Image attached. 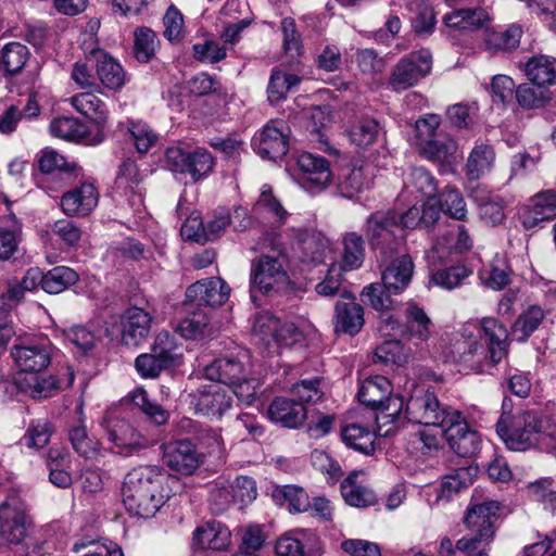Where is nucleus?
<instances>
[{
    "label": "nucleus",
    "mask_w": 556,
    "mask_h": 556,
    "mask_svg": "<svg viewBox=\"0 0 556 556\" xmlns=\"http://www.w3.org/2000/svg\"><path fill=\"white\" fill-rule=\"evenodd\" d=\"M168 476L155 466L130 470L123 483V503L134 516L149 518L164 505L169 494L164 488Z\"/></svg>",
    "instance_id": "1"
},
{
    "label": "nucleus",
    "mask_w": 556,
    "mask_h": 556,
    "mask_svg": "<svg viewBox=\"0 0 556 556\" xmlns=\"http://www.w3.org/2000/svg\"><path fill=\"white\" fill-rule=\"evenodd\" d=\"M260 248L263 252L251 263L250 288L264 294L277 292L286 288L290 278L287 271L289 262L287 248L276 230L265 231Z\"/></svg>",
    "instance_id": "2"
},
{
    "label": "nucleus",
    "mask_w": 556,
    "mask_h": 556,
    "mask_svg": "<svg viewBox=\"0 0 556 556\" xmlns=\"http://www.w3.org/2000/svg\"><path fill=\"white\" fill-rule=\"evenodd\" d=\"M496 432L511 451L539 448L549 452L556 448V438L543 430L542 419L535 410L514 415L503 413L496 422Z\"/></svg>",
    "instance_id": "3"
},
{
    "label": "nucleus",
    "mask_w": 556,
    "mask_h": 556,
    "mask_svg": "<svg viewBox=\"0 0 556 556\" xmlns=\"http://www.w3.org/2000/svg\"><path fill=\"white\" fill-rule=\"evenodd\" d=\"M364 233L369 247L381 257L399 253L405 232L395 211H376L365 220Z\"/></svg>",
    "instance_id": "4"
},
{
    "label": "nucleus",
    "mask_w": 556,
    "mask_h": 556,
    "mask_svg": "<svg viewBox=\"0 0 556 556\" xmlns=\"http://www.w3.org/2000/svg\"><path fill=\"white\" fill-rule=\"evenodd\" d=\"M34 534V522L16 497L0 504V536L3 541L26 551L33 544Z\"/></svg>",
    "instance_id": "5"
},
{
    "label": "nucleus",
    "mask_w": 556,
    "mask_h": 556,
    "mask_svg": "<svg viewBox=\"0 0 556 556\" xmlns=\"http://www.w3.org/2000/svg\"><path fill=\"white\" fill-rule=\"evenodd\" d=\"M165 164L172 172L189 176L192 182H198L213 170L215 161L203 148L190 150L175 146L166 150Z\"/></svg>",
    "instance_id": "6"
},
{
    "label": "nucleus",
    "mask_w": 556,
    "mask_h": 556,
    "mask_svg": "<svg viewBox=\"0 0 556 556\" xmlns=\"http://www.w3.org/2000/svg\"><path fill=\"white\" fill-rule=\"evenodd\" d=\"M100 426L106 439L124 456L134 455L149 446L148 439L130 421L114 412H106L100 421Z\"/></svg>",
    "instance_id": "7"
},
{
    "label": "nucleus",
    "mask_w": 556,
    "mask_h": 556,
    "mask_svg": "<svg viewBox=\"0 0 556 556\" xmlns=\"http://www.w3.org/2000/svg\"><path fill=\"white\" fill-rule=\"evenodd\" d=\"M456 409L442 406L429 389H418L406 402V417L409 421L442 428Z\"/></svg>",
    "instance_id": "8"
},
{
    "label": "nucleus",
    "mask_w": 556,
    "mask_h": 556,
    "mask_svg": "<svg viewBox=\"0 0 556 556\" xmlns=\"http://www.w3.org/2000/svg\"><path fill=\"white\" fill-rule=\"evenodd\" d=\"M432 56L427 50L412 52L399 60L389 78L392 90L399 92L416 86L430 74Z\"/></svg>",
    "instance_id": "9"
},
{
    "label": "nucleus",
    "mask_w": 556,
    "mask_h": 556,
    "mask_svg": "<svg viewBox=\"0 0 556 556\" xmlns=\"http://www.w3.org/2000/svg\"><path fill=\"white\" fill-rule=\"evenodd\" d=\"M290 127L283 119L269 121L252 139L254 151L263 159L277 161L289 151Z\"/></svg>",
    "instance_id": "10"
},
{
    "label": "nucleus",
    "mask_w": 556,
    "mask_h": 556,
    "mask_svg": "<svg viewBox=\"0 0 556 556\" xmlns=\"http://www.w3.org/2000/svg\"><path fill=\"white\" fill-rule=\"evenodd\" d=\"M431 320L424 311L414 302H409L405 309V326L402 328L392 316L381 319L379 331L384 337L402 333L409 339L427 341L430 337Z\"/></svg>",
    "instance_id": "11"
},
{
    "label": "nucleus",
    "mask_w": 556,
    "mask_h": 556,
    "mask_svg": "<svg viewBox=\"0 0 556 556\" xmlns=\"http://www.w3.org/2000/svg\"><path fill=\"white\" fill-rule=\"evenodd\" d=\"M450 447L462 457H471L478 453L481 438L478 431L471 429L459 410L452 416L441 428Z\"/></svg>",
    "instance_id": "12"
},
{
    "label": "nucleus",
    "mask_w": 556,
    "mask_h": 556,
    "mask_svg": "<svg viewBox=\"0 0 556 556\" xmlns=\"http://www.w3.org/2000/svg\"><path fill=\"white\" fill-rule=\"evenodd\" d=\"M189 405L195 414L219 419L232 406V397L218 384H205L188 395Z\"/></svg>",
    "instance_id": "13"
},
{
    "label": "nucleus",
    "mask_w": 556,
    "mask_h": 556,
    "mask_svg": "<svg viewBox=\"0 0 556 556\" xmlns=\"http://www.w3.org/2000/svg\"><path fill=\"white\" fill-rule=\"evenodd\" d=\"M205 377L227 386L236 384L250 376V354L242 350L237 354L214 359L204 368Z\"/></svg>",
    "instance_id": "14"
},
{
    "label": "nucleus",
    "mask_w": 556,
    "mask_h": 556,
    "mask_svg": "<svg viewBox=\"0 0 556 556\" xmlns=\"http://www.w3.org/2000/svg\"><path fill=\"white\" fill-rule=\"evenodd\" d=\"M162 460L173 471L189 476L203 464L204 455L191 441L177 440L162 445Z\"/></svg>",
    "instance_id": "15"
},
{
    "label": "nucleus",
    "mask_w": 556,
    "mask_h": 556,
    "mask_svg": "<svg viewBox=\"0 0 556 556\" xmlns=\"http://www.w3.org/2000/svg\"><path fill=\"white\" fill-rule=\"evenodd\" d=\"M53 345L48 338H39L27 343L15 344L11 355L16 366L24 372H39L51 363Z\"/></svg>",
    "instance_id": "16"
},
{
    "label": "nucleus",
    "mask_w": 556,
    "mask_h": 556,
    "mask_svg": "<svg viewBox=\"0 0 556 556\" xmlns=\"http://www.w3.org/2000/svg\"><path fill=\"white\" fill-rule=\"evenodd\" d=\"M230 288L225 280L219 277H211L189 286L186 299L198 305L217 307L228 300Z\"/></svg>",
    "instance_id": "17"
},
{
    "label": "nucleus",
    "mask_w": 556,
    "mask_h": 556,
    "mask_svg": "<svg viewBox=\"0 0 556 556\" xmlns=\"http://www.w3.org/2000/svg\"><path fill=\"white\" fill-rule=\"evenodd\" d=\"M384 269L382 270V283L390 292L395 294L402 293L409 285L413 273L414 263L408 254H393L389 257H381Z\"/></svg>",
    "instance_id": "18"
},
{
    "label": "nucleus",
    "mask_w": 556,
    "mask_h": 556,
    "mask_svg": "<svg viewBox=\"0 0 556 556\" xmlns=\"http://www.w3.org/2000/svg\"><path fill=\"white\" fill-rule=\"evenodd\" d=\"M67 379L63 381L53 376H20L15 379L17 389L33 399L53 396L63 386L71 387L74 382V370L66 368Z\"/></svg>",
    "instance_id": "19"
},
{
    "label": "nucleus",
    "mask_w": 556,
    "mask_h": 556,
    "mask_svg": "<svg viewBox=\"0 0 556 556\" xmlns=\"http://www.w3.org/2000/svg\"><path fill=\"white\" fill-rule=\"evenodd\" d=\"M267 416L274 424L296 429L306 420L307 412L305 406L298 401L277 396L268 406Z\"/></svg>",
    "instance_id": "20"
},
{
    "label": "nucleus",
    "mask_w": 556,
    "mask_h": 556,
    "mask_svg": "<svg viewBox=\"0 0 556 556\" xmlns=\"http://www.w3.org/2000/svg\"><path fill=\"white\" fill-rule=\"evenodd\" d=\"M98 200L97 188L84 182L62 195L61 207L67 216H86L97 206Z\"/></svg>",
    "instance_id": "21"
},
{
    "label": "nucleus",
    "mask_w": 556,
    "mask_h": 556,
    "mask_svg": "<svg viewBox=\"0 0 556 556\" xmlns=\"http://www.w3.org/2000/svg\"><path fill=\"white\" fill-rule=\"evenodd\" d=\"M342 296L348 301H338L336 304L334 330L354 336L364 326V309L350 292L344 291Z\"/></svg>",
    "instance_id": "22"
},
{
    "label": "nucleus",
    "mask_w": 556,
    "mask_h": 556,
    "mask_svg": "<svg viewBox=\"0 0 556 556\" xmlns=\"http://www.w3.org/2000/svg\"><path fill=\"white\" fill-rule=\"evenodd\" d=\"M152 317L140 307L128 308L122 317V339L127 345H138L150 332Z\"/></svg>",
    "instance_id": "23"
},
{
    "label": "nucleus",
    "mask_w": 556,
    "mask_h": 556,
    "mask_svg": "<svg viewBox=\"0 0 556 556\" xmlns=\"http://www.w3.org/2000/svg\"><path fill=\"white\" fill-rule=\"evenodd\" d=\"M88 61H96L97 75L101 84L111 90L121 89L126 83V74L112 56L100 49L90 51Z\"/></svg>",
    "instance_id": "24"
},
{
    "label": "nucleus",
    "mask_w": 556,
    "mask_h": 556,
    "mask_svg": "<svg viewBox=\"0 0 556 556\" xmlns=\"http://www.w3.org/2000/svg\"><path fill=\"white\" fill-rule=\"evenodd\" d=\"M298 166L304 174V184L323 189L331 181L329 162L320 155L303 152L298 157Z\"/></svg>",
    "instance_id": "25"
},
{
    "label": "nucleus",
    "mask_w": 556,
    "mask_h": 556,
    "mask_svg": "<svg viewBox=\"0 0 556 556\" xmlns=\"http://www.w3.org/2000/svg\"><path fill=\"white\" fill-rule=\"evenodd\" d=\"M362 477H364L362 471H353L342 481L340 489L348 505L366 508L375 505L378 500L375 492L361 479Z\"/></svg>",
    "instance_id": "26"
},
{
    "label": "nucleus",
    "mask_w": 556,
    "mask_h": 556,
    "mask_svg": "<svg viewBox=\"0 0 556 556\" xmlns=\"http://www.w3.org/2000/svg\"><path fill=\"white\" fill-rule=\"evenodd\" d=\"M327 242L315 232L296 230L293 251L302 263L318 264L324 261Z\"/></svg>",
    "instance_id": "27"
},
{
    "label": "nucleus",
    "mask_w": 556,
    "mask_h": 556,
    "mask_svg": "<svg viewBox=\"0 0 556 556\" xmlns=\"http://www.w3.org/2000/svg\"><path fill=\"white\" fill-rule=\"evenodd\" d=\"M479 326L486 338L489 359L492 364L500 363L507 355V330L494 317H484L479 320Z\"/></svg>",
    "instance_id": "28"
},
{
    "label": "nucleus",
    "mask_w": 556,
    "mask_h": 556,
    "mask_svg": "<svg viewBox=\"0 0 556 556\" xmlns=\"http://www.w3.org/2000/svg\"><path fill=\"white\" fill-rule=\"evenodd\" d=\"M556 217V193L543 191L531 199L529 208L523 213L522 225L527 229Z\"/></svg>",
    "instance_id": "29"
},
{
    "label": "nucleus",
    "mask_w": 556,
    "mask_h": 556,
    "mask_svg": "<svg viewBox=\"0 0 556 556\" xmlns=\"http://www.w3.org/2000/svg\"><path fill=\"white\" fill-rule=\"evenodd\" d=\"M491 17L485 9L481 7L458 9L443 17V23L458 30H477L486 28Z\"/></svg>",
    "instance_id": "30"
},
{
    "label": "nucleus",
    "mask_w": 556,
    "mask_h": 556,
    "mask_svg": "<svg viewBox=\"0 0 556 556\" xmlns=\"http://www.w3.org/2000/svg\"><path fill=\"white\" fill-rule=\"evenodd\" d=\"M231 533L220 522L210 521L199 527L193 534V542L201 548L225 551L230 544Z\"/></svg>",
    "instance_id": "31"
},
{
    "label": "nucleus",
    "mask_w": 556,
    "mask_h": 556,
    "mask_svg": "<svg viewBox=\"0 0 556 556\" xmlns=\"http://www.w3.org/2000/svg\"><path fill=\"white\" fill-rule=\"evenodd\" d=\"M27 46L12 41L5 43L0 50V73L5 77L17 75L29 60Z\"/></svg>",
    "instance_id": "32"
},
{
    "label": "nucleus",
    "mask_w": 556,
    "mask_h": 556,
    "mask_svg": "<svg viewBox=\"0 0 556 556\" xmlns=\"http://www.w3.org/2000/svg\"><path fill=\"white\" fill-rule=\"evenodd\" d=\"M494 161L495 152L491 146L485 143L476 144L465 164L467 178L469 180H479L492 169Z\"/></svg>",
    "instance_id": "33"
},
{
    "label": "nucleus",
    "mask_w": 556,
    "mask_h": 556,
    "mask_svg": "<svg viewBox=\"0 0 556 556\" xmlns=\"http://www.w3.org/2000/svg\"><path fill=\"white\" fill-rule=\"evenodd\" d=\"M404 406V400L399 395H388L381 405H378L376 422L379 435L389 437L395 430V422L401 416Z\"/></svg>",
    "instance_id": "34"
},
{
    "label": "nucleus",
    "mask_w": 556,
    "mask_h": 556,
    "mask_svg": "<svg viewBox=\"0 0 556 556\" xmlns=\"http://www.w3.org/2000/svg\"><path fill=\"white\" fill-rule=\"evenodd\" d=\"M521 35L522 29L517 25H511L503 31L486 28L483 43L491 53L507 52L519 46Z\"/></svg>",
    "instance_id": "35"
},
{
    "label": "nucleus",
    "mask_w": 556,
    "mask_h": 556,
    "mask_svg": "<svg viewBox=\"0 0 556 556\" xmlns=\"http://www.w3.org/2000/svg\"><path fill=\"white\" fill-rule=\"evenodd\" d=\"M456 362L464 364L466 368L478 370L483 361L489 358V351L477 340H457L452 350Z\"/></svg>",
    "instance_id": "36"
},
{
    "label": "nucleus",
    "mask_w": 556,
    "mask_h": 556,
    "mask_svg": "<svg viewBox=\"0 0 556 556\" xmlns=\"http://www.w3.org/2000/svg\"><path fill=\"white\" fill-rule=\"evenodd\" d=\"M371 170L369 165H361L348 169L339 181L340 193L348 199H352L364 190L368 189L371 184Z\"/></svg>",
    "instance_id": "37"
},
{
    "label": "nucleus",
    "mask_w": 556,
    "mask_h": 556,
    "mask_svg": "<svg viewBox=\"0 0 556 556\" xmlns=\"http://www.w3.org/2000/svg\"><path fill=\"white\" fill-rule=\"evenodd\" d=\"M392 392L391 382L384 376H374L364 380L357 396L363 404L376 408Z\"/></svg>",
    "instance_id": "38"
},
{
    "label": "nucleus",
    "mask_w": 556,
    "mask_h": 556,
    "mask_svg": "<svg viewBox=\"0 0 556 556\" xmlns=\"http://www.w3.org/2000/svg\"><path fill=\"white\" fill-rule=\"evenodd\" d=\"M71 103L77 112L90 118L98 125H104L109 111L106 104L92 92H81L71 98Z\"/></svg>",
    "instance_id": "39"
},
{
    "label": "nucleus",
    "mask_w": 556,
    "mask_h": 556,
    "mask_svg": "<svg viewBox=\"0 0 556 556\" xmlns=\"http://www.w3.org/2000/svg\"><path fill=\"white\" fill-rule=\"evenodd\" d=\"M498 509L500 504L495 501L472 505L467 511L465 523L471 531H486V528L495 531L493 522Z\"/></svg>",
    "instance_id": "40"
},
{
    "label": "nucleus",
    "mask_w": 556,
    "mask_h": 556,
    "mask_svg": "<svg viewBox=\"0 0 556 556\" xmlns=\"http://www.w3.org/2000/svg\"><path fill=\"white\" fill-rule=\"evenodd\" d=\"M341 437L348 446L365 455H370L375 451L376 434L367 426L349 424L342 428Z\"/></svg>",
    "instance_id": "41"
},
{
    "label": "nucleus",
    "mask_w": 556,
    "mask_h": 556,
    "mask_svg": "<svg viewBox=\"0 0 556 556\" xmlns=\"http://www.w3.org/2000/svg\"><path fill=\"white\" fill-rule=\"evenodd\" d=\"M546 312L539 305L528 306L511 326V336L516 341L525 342L539 328Z\"/></svg>",
    "instance_id": "42"
},
{
    "label": "nucleus",
    "mask_w": 556,
    "mask_h": 556,
    "mask_svg": "<svg viewBox=\"0 0 556 556\" xmlns=\"http://www.w3.org/2000/svg\"><path fill=\"white\" fill-rule=\"evenodd\" d=\"M526 74L535 85H552L556 83V59L547 55L531 58L526 64Z\"/></svg>",
    "instance_id": "43"
},
{
    "label": "nucleus",
    "mask_w": 556,
    "mask_h": 556,
    "mask_svg": "<svg viewBox=\"0 0 556 556\" xmlns=\"http://www.w3.org/2000/svg\"><path fill=\"white\" fill-rule=\"evenodd\" d=\"M253 211L258 215L274 218L279 224H285L289 213L274 194L271 186L265 184L261 188L258 199L253 204Z\"/></svg>",
    "instance_id": "44"
},
{
    "label": "nucleus",
    "mask_w": 556,
    "mask_h": 556,
    "mask_svg": "<svg viewBox=\"0 0 556 556\" xmlns=\"http://www.w3.org/2000/svg\"><path fill=\"white\" fill-rule=\"evenodd\" d=\"M342 264L344 270H353L362 266L365 258V241L362 235L351 231L342 238Z\"/></svg>",
    "instance_id": "45"
},
{
    "label": "nucleus",
    "mask_w": 556,
    "mask_h": 556,
    "mask_svg": "<svg viewBox=\"0 0 556 556\" xmlns=\"http://www.w3.org/2000/svg\"><path fill=\"white\" fill-rule=\"evenodd\" d=\"M78 275L65 266H58L42 274V289L50 294H58L75 285Z\"/></svg>",
    "instance_id": "46"
},
{
    "label": "nucleus",
    "mask_w": 556,
    "mask_h": 556,
    "mask_svg": "<svg viewBox=\"0 0 556 556\" xmlns=\"http://www.w3.org/2000/svg\"><path fill=\"white\" fill-rule=\"evenodd\" d=\"M381 127L377 119L361 117L348 131L351 142L361 148H367L376 142Z\"/></svg>",
    "instance_id": "47"
},
{
    "label": "nucleus",
    "mask_w": 556,
    "mask_h": 556,
    "mask_svg": "<svg viewBox=\"0 0 556 556\" xmlns=\"http://www.w3.org/2000/svg\"><path fill=\"white\" fill-rule=\"evenodd\" d=\"M273 498L280 505L287 503L289 510L292 513L305 511L311 506L305 490L296 485L276 488L273 492Z\"/></svg>",
    "instance_id": "48"
},
{
    "label": "nucleus",
    "mask_w": 556,
    "mask_h": 556,
    "mask_svg": "<svg viewBox=\"0 0 556 556\" xmlns=\"http://www.w3.org/2000/svg\"><path fill=\"white\" fill-rule=\"evenodd\" d=\"M494 533L495 531H491L489 528L486 531H471V534L457 541L456 548L467 556H485Z\"/></svg>",
    "instance_id": "49"
},
{
    "label": "nucleus",
    "mask_w": 556,
    "mask_h": 556,
    "mask_svg": "<svg viewBox=\"0 0 556 556\" xmlns=\"http://www.w3.org/2000/svg\"><path fill=\"white\" fill-rule=\"evenodd\" d=\"M300 83V78L290 73L274 70L267 87L268 100L277 103L283 100L287 93Z\"/></svg>",
    "instance_id": "50"
},
{
    "label": "nucleus",
    "mask_w": 556,
    "mask_h": 556,
    "mask_svg": "<svg viewBox=\"0 0 556 556\" xmlns=\"http://www.w3.org/2000/svg\"><path fill=\"white\" fill-rule=\"evenodd\" d=\"M511 273L503 260H496L489 268L480 271V279L485 287L498 291L510 283Z\"/></svg>",
    "instance_id": "51"
},
{
    "label": "nucleus",
    "mask_w": 556,
    "mask_h": 556,
    "mask_svg": "<svg viewBox=\"0 0 556 556\" xmlns=\"http://www.w3.org/2000/svg\"><path fill=\"white\" fill-rule=\"evenodd\" d=\"M134 53L139 62L147 63L155 54L159 40L155 33L148 27H140L134 34Z\"/></svg>",
    "instance_id": "52"
},
{
    "label": "nucleus",
    "mask_w": 556,
    "mask_h": 556,
    "mask_svg": "<svg viewBox=\"0 0 556 556\" xmlns=\"http://www.w3.org/2000/svg\"><path fill=\"white\" fill-rule=\"evenodd\" d=\"M516 99L523 109H536L549 100V91L542 85L521 84L516 89Z\"/></svg>",
    "instance_id": "53"
},
{
    "label": "nucleus",
    "mask_w": 556,
    "mask_h": 556,
    "mask_svg": "<svg viewBox=\"0 0 556 556\" xmlns=\"http://www.w3.org/2000/svg\"><path fill=\"white\" fill-rule=\"evenodd\" d=\"M456 150V142L450 138L426 140L421 148L425 157L439 163H451Z\"/></svg>",
    "instance_id": "54"
},
{
    "label": "nucleus",
    "mask_w": 556,
    "mask_h": 556,
    "mask_svg": "<svg viewBox=\"0 0 556 556\" xmlns=\"http://www.w3.org/2000/svg\"><path fill=\"white\" fill-rule=\"evenodd\" d=\"M52 136L68 141H80L85 138L86 127L77 118L58 117L50 124Z\"/></svg>",
    "instance_id": "55"
},
{
    "label": "nucleus",
    "mask_w": 556,
    "mask_h": 556,
    "mask_svg": "<svg viewBox=\"0 0 556 556\" xmlns=\"http://www.w3.org/2000/svg\"><path fill=\"white\" fill-rule=\"evenodd\" d=\"M374 362L383 365L402 366L407 362V355L397 339L386 340L378 345L374 353Z\"/></svg>",
    "instance_id": "56"
},
{
    "label": "nucleus",
    "mask_w": 556,
    "mask_h": 556,
    "mask_svg": "<svg viewBox=\"0 0 556 556\" xmlns=\"http://www.w3.org/2000/svg\"><path fill=\"white\" fill-rule=\"evenodd\" d=\"M392 295L393 292L387 290L384 285L371 283L363 289V301L367 302L376 311H389L395 306V301Z\"/></svg>",
    "instance_id": "57"
},
{
    "label": "nucleus",
    "mask_w": 556,
    "mask_h": 556,
    "mask_svg": "<svg viewBox=\"0 0 556 556\" xmlns=\"http://www.w3.org/2000/svg\"><path fill=\"white\" fill-rule=\"evenodd\" d=\"M126 127L139 153H147L157 141V135L147 123L129 121Z\"/></svg>",
    "instance_id": "58"
},
{
    "label": "nucleus",
    "mask_w": 556,
    "mask_h": 556,
    "mask_svg": "<svg viewBox=\"0 0 556 556\" xmlns=\"http://www.w3.org/2000/svg\"><path fill=\"white\" fill-rule=\"evenodd\" d=\"M407 188H414L422 197L432 199L438 192V184L432 174L424 167H415L412 169L408 180L406 182Z\"/></svg>",
    "instance_id": "59"
},
{
    "label": "nucleus",
    "mask_w": 556,
    "mask_h": 556,
    "mask_svg": "<svg viewBox=\"0 0 556 556\" xmlns=\"http://www.w3.org/2000/svg\"><path fill=\"white\" fill-rule=\"evenodd\" d=\"M143 176L139 170L138 165L132 160H125L118 170L116 182L118 187L129 190L132 194L141 195L140 184Z\"/></svg>",
    "instance_id": "60"
},
{
    "label": "nucleus",
    "mask_w": 556,
    "mask_h": 556,
    "mask_svg": "<svg viewBox=\"0 0 556 556\" xmlns=\"http://www.w3.org/2000/svg\"><path fill=\"white\" fill-rule=\"evenodd\" d=\"M321 381L320 377L303 379L292 386L291 392L302 405L305 403H317L324 397V391L320 388Z\"/></svg>",
    "instance_id": "61"
},
{
    "label": "nucleus",
    "mask_w": 556,
    "mask_h": 556,
    "mask_svg": "<svg viewBox=\"0 0 556 556\" xmlns=\"http://www.w3.org/2000/svg\"><path fill=\"white\" fill-rule=\"evenodd\" d=\"M208 326V316L202 311L190 313L182 318L176 330L186 339H197L205 332Z\"/></svg>",
    "instance_id": "62"
},
{
    "label": "nucleus",
    "mask_w": 556,
    "mask_h": 556,
    "mask_svg": "<svg viewBox=\"0 0 556 556\" xmlns=\"http://www.w3.org/2000/svg\"><path fill=\"white\" fill-rule=\"evenodd\" d=\"M435 25L437 14L434 9L430 4L419 3L412 18V27L415 34L420 37L429 36L433 33Z\"/></svg>",
    "instance_id": "63"
},
{
    "label": "nucleus",
    "mask_w": 556,
    "mask_h": 556,
    "mask_svg": "<svg viewBox=\"0 0 556 556\" xmlns=\"http://www.w3.org/2000/svg\"><path fill=\"white\" fill-rule=\"evenodd\" d=\"M132 402L136 406H138L147 417L152 420L155 425H164L168 419V413L159 404L152 403L148 393L138 389L132 393Z\"/></svg>",
    "instance_id": "64"
}]
</instances>
